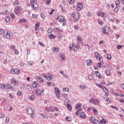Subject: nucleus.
Masks as SVG:
<instances>
[{
  "label": "nucleus",
  "mask_w": 124,
  "mask_h": 124,
  "mask_svg": "<svg viewBox=\"0 0 124 124\" xmlns=\"http://www.w3.org/2000/svg\"><path fill=\"white\" fill-rule=\"evenodd\" d=\"M72 16L73 17L74 22H78L80 19V14L79 13L73 12L72 14Z\"/></svg>",
  "instance_id": "f257e3e1"
},
{
  "label": "nucleus",
  "mask_w": 124,
  "mask_h": 124,
  "mask_svg": "<svg viewBox=\"0 0 124 124\" xmlns=\"http://www.w3.org/2000/svg\"><path fill=\"white\" fill-rule=\"evenodd\" d=\"M31 5L32 7V9L34 10H38V4L36 1L33 0H31Z\"/></svg>",
  "instance_id": "f03ea898"
},
{
  "label": "nucleus",
  "mask_w": 124,
  "mask_h": 124,
  "mask_svg": "<svg viewBox=\"0 0 124 124\" xmlns=\"http://www.w3.org/2000/svg\"><path fill=\"white\" fill-rule=\"evenodd\" d=\"M10 72L11 73V74H14L15 75H19V74H20L21 73V71L20 70H19V69L11 68L10 70Z\"/></svg>",
  "instance_id": "7ed1b4c3"
},
{
  "label": "nucleus",
  "mask_w": 124,
  "mask_h": 124,
  "mask_svg": "<svg viewBox=\"0 0 124 124\" xmlns=\"http://www.w3.org/2000/svg\"><path fill=\"white\" fill-rule=\"evenodd\" d=\"M57 20H58V21L61 23H62L63 26H65L66 25V20L64 19V18H63V16H59L57 18Z\"/></svg>",
  "instance_id": "20e7f679"
},
{
  "label": "nucleus",
  "mask_w": 124,
  "mask_h": 124,
  "mask_svg": "<svg viewBox=\"0 0 124 124\" xmlns=\"http://www.w3.org/2000/svg\"><path fill=\"white\" fill-rule=\"evenodd\" d=\"M3 35L4 37H6V38H7V39H9L10 38V37L12 36L13 34H12V32L6 31H4Z\"/></svg>",
  "instance_id": "39448f33"
},
{
  "label": "nucleus",
  "mask_w": 124,
  "mask_h": 124,
  "mask_svg": "<svg viewBox=\"0 0 124 124\" xmlns=\"http://www.w3.org/2000/svg\"><path fill=\"white\" fill-rule=\"evenodd\" d=\"M26 111L28 114H30V115H31V116L32 117V118H34V117L35 116V113H34V111H32V109L31 108H27L26 109Z\"/></svg>",
  "instance_id": "423d86ee"
},
{
  "label": "nucleus",
  "mask_w": 124,
  "mask_h": 124,
  "mask_svg": "<svg viewBox=\"0 0 124 124\" xmlns=\"http://www.w3.org/2000/svg\"><path fill=\"white\" fill-rule=\"evenodd\" d=\"M22 10V7L21 6H17L15 8L14 12L16 15H19L21 13V11Z\"/></svg>",
  "instance_id": "0eeeda50"
},
{
  "label": "nucleus",
  "mask_w": 124,
  "mask_h": 124,
  "mask_svg": "<svg viewBox=\"0 0 124 124\" xmlns=\"http://www.w3.org/2000/svg\"><path fill=\"white\" fill-rule=\"evenodd\" d=\"M109 31V27L107 26H104L103 29H102V31L103 34H108Z\"/></svg>",
  "instance_id": "6e6552de"
},
{
  "label": "nucleus",
  "mask_w": 124,
  "mask_h": 124,
  "mask_svg": "<svg viewBox=\"0 0 124 124\" xmlns=\"http://www.w3.org/2000/svg\"><path fill=\"white\" fill-rule=\"evenodd\" d=\"M94 56L95 58H97V60H99L100 62H103V59H102V57H101L100 54H99L98 52H95L94 53Z\"/></svg>",
  "instance_id": "1a4fd4ad"
},
{
  "label": "nucleus",
  "mask_w": 124,
  "mask_h": 124,
  "mask_svg": "<svg viewBox=\"0 0 124 124\" xmlns=\"http://www.w3.org/2000/svg\"><path fill=\"white\" fill-rule=\"evenodd\" d=\"M98 122L99 124H107L108 122L106 121V120L104 119L103 117L100 116L98 118Z\"/></svg>",
  "instance_id": "9d476101"
},
{
  "label": "nucleus",
  "mask_w": 124,
  "mask_h": 124,
  "mask_svg": "<svg viewBox=\"0 0 124 124\" xmlns=\"http://www.w3.org/2000/svg\"><path fill=\"white\" fill-rule=\"evenodd\" d=\"M35 93L37 94V95H41L42 94H43V93H44V89H36L35 91Z\"/></svg>",
  "instance_id": "9b49d317"
},
{
  "label": "nucleus",
  "mask_w": 124,
  "mask_h": 124,
  "mask_svg": "<svg viewBox=\"0 0 124 124\" xmlns=\"http://www.w3.org/2000/svg\"><path fill=\"white\" fill-rule=\"evenodd\" d=\"M54 90L57 98H60V97H61V92H60V89H58L57 87H55Z\"/></svg>",
  "instance_id": "f8f14e48"
},
{
  "label": "nucleus",
  "mask_w": 124,
  "mask_h": 124,
  "mask_svg": "<svg viewBox=\"0 0 124 124\" xmlns=\"http://www.w3.org/2000/svg\"><path fill=\"white\" fill-rule=\"evenodd\" d=\"M65 105L68 110H71L72 107H71V105H70V102H69V100H66L65 101Z\"/></svg>",
  "instance_id": "ddd939ff"
},
{
  "label": "nucleus",
  "mask_w": 124,
  "mask_h": 124,
  "mask_svg": "<svg viewBox=\"0 0 124 124\" xmlns=\"http://www.w3.org/2000/svg\"><path fill=\"white\" fill-rule=\"evenodd\" d=\"M43 76L45 78V79H47L48 81H51V79L53 78V76L50 74H48L47 75H44Z\"/></svg>",
  "instance_id": "4468645a"
},
{
  "label": "nucleus",
  "mask_w": 124,
  "mask_h": 124,
  "mask_svg": "<svg viewBox=\"0 0 124 124\" xmlns=\"http://www.w3.org/2000/svg\"><path fill=\"white\" fill-rule=\"evenodd\" d=\"M77 10L78 11H80L81 9L83 8V4H82L81 3H77Z\"/></svg>",
  "instance_id": "2eb2a0df"
},
{
  "label": "nucleus",
  "mask_w": 124,
  "mask_h": 124,
  "mask_svg": "<svg viewBox=\"0 0 124 124\" xmlns=\"http://www.w3.org/2000/svg\"><path fill=\"white\" fill-rule=\"evenodd\" d=\"M40 86V85L37 84V82L36 81H34L32 83V87L33 88H36V89L39 88V87Z\"/></svg>",
  "instance_id": "dca6fc26"
},
{
  "label": "nucleus",
  "mask_w": 124,
  "mask_h": 124,
  "mask_svg": "<svg viewBox=\"0 0 124 124\" xmlns=\"http://www.w3.org/2000/svg\"><path fill=\"white\" fill-rule=\"evenodd\" d=\"M72 48L73 49L75 52H77V49L79 48V45L74 46V43L72 44Z\"/></svg>",
  "instance_id": "f3484780"
},
{
  "label": "nucleus",
  "mask_w": 124,
  "mask_h": 124,
  "mask_svg": "<svg viewBox=\"0 0 124 124\" xmlns=\"http://www.w3.org/2000/svg\"><path fill=\"white\" fill-rule=\"evenodd\" d=\"M39 27H40V24L39 23H37L35 26V31L36 34H37L38 32V29L39 28Z\"/></svg>",
  "instance_id": "a211bd4d"
},
{
  "label": "nucleus",
  "mask_w": 124,
  "mask_h": 124,
  "mask_svg": "<svg viewBox=\"0 0 124 124\" xmlns=\"http://www.w3.org/2000/svg\"><path fill=\"white\" fill-rule=\"evenodd\" d=\"M77 41L78 43H82L83 42V39H82V37L80 35H78L77 37Z\"/></svg>",
  "instance_id": "6ab92c4d"
},
{
  "label": "nucleus",
  "mask_w": 124,
  "mask_h": 124,
  "mask_svg": "<svg viewBox=\"0 0 124 124\" xmlns=\"http://www.w3.org/2000/svg\"><path fill=\"white\" fill-rule=\"evenodd\" d=\"M59 56H60V58H61V62H62V61H64V60H65V55H64L63 54V53H62V52H60V53H59Z\"/></svg>",
  "instance_id": "aec40b11"
},
{
  "label": "nucleus",
  "mask_w": 124,
  "mask_h": 124,
  "mask_svg": "<svg viewBox=\"0 0 124 124\" xmlns=\"http://www.w3.org/2000/svg\"><path fill=\"white\" fill-rule=\"evenodd\" d=\"M97 16H101L102 18H105L106 17V13L100 12L98 13Z\"/></svg>",
  "instance_id": "412c9836"
},
{
  "label": "nucleus",
  "mask_w": 124,
  "mask_h": 124,
  "mask_svg": "<svg viewBox=\"0 0 124 124\" xmlns=\"http://www.w3.org/2000/svg\"><path fill=\"white\" fill-rule=\"evenodd\" d=\"M103 91L105 92L106 93V95H109V93H108V89L104 86H103L102 88Z\"/></svg>",
  "instance_id": "4be33fe9"
},
{
  "label": "nucleus",
  "mask_w": 124,
  "mask_h": 124,
  "mask_svg": "<svg viewBox=\"0 0 124 124\" xmlns=\"http://www.w3.org/2000/svg\"><path fill=\"white\" fill-rule=\"evenodd\" d=\"M36 79L37 81H38L39 82H41V83H43L44 82V80L43 79V78H41V77H36Z\"/></svg>",
  "instance_id": "5701e85b"
},
{
  "label": "nucleus",
  "mask_w": 124,
  "mask_h": 124,
  "mask_svg": "<svg viewBox=\"0 0 124 124\" xmlns=\"http://www.w3.org/2000/svg\"><path fill=\"white\" fill-rule=\"evenodd\" d=\"M100 103V101L99 99H96L94 100V102L93 103V104L94 105H97L98 104H99Z\"/></svg>",
  "instance_id": "b1692460"
},
{
  "label": "nucleus",
  "mask_w": 124,
  "mask_h": 124,
  "mask_svg": "<svg viewBox=\"0 0 124 124\" xmlns=\"http://www.w3.org/2000/svg\"><path fill=\"white\" fill-rule=\"evenodd\" d=\"M86 63L87 65H91V64H93V61L89 59L86 61Z\"/></svg>",
  "instance_id": "393cba45"
},
{
  "label": "nucleus",
  "mask_w": 124,
  "mask_h": 124,
  "mask_svg": "<svg viewBox=\"0 0 124 124\" xmlns=\"http://www.w3.org/2000/svg\"><path fill=\"white\" fill-rule=\"evenodd\" d=\"M95 74L97 76V77H98V78H101L102 76L101 74H100V73H99V72L98 71H95Z\"/></svg>",
  "instance_id": "a878e982"
},
{
  "label": "nucleus",
  "mask_w": 124,
  "mask_h": 124,
  "mask_svg": "<svg viewBox=\"0 0 124 124\" xmlns=\"http://www.w3.org/2000/svg\"><path fill=\"white\" fill-rule=\"evenodd\" d=\"M92 111L93 112L95 115L98 114V111H97V110H96V109H95V108L93 107L92 108Z\"/></svg>",
  "instance_id": "bb28decb"
},
{
  "label": "nucleus",
  "mask_w": 124,
  "mask_h": 124,
  "mask_svg": "<svg viewBox=\"0 0 124 124\" xmlns=\"http://www.w3.org/2000/svg\"><path fill=\"white\" fill-rule=\"evenodd\" d=\"M46 110L47 111V112H51V111H54V109L52 108V107H49L46 108Z\"/></svg>",
  "instance_id": "cd10ccee"
},
{
  "label": "nucleus",
  "mask_w": 124,
  "mask_h": 124,
  "mask_svg": "<svg viewBox=\"0 0 124 124\" xmlns=\"http://www.w3.org/2000/svg\"><path fill=\"white\" fill-rule=\"evenodd\" d=\"M48 37L51 39H53L56 38V36L54 35L53 34H50L49 35H48Z\"/></svg>",
  "instance_id": "c85d7f7f"
},
{
  "label": "nucleus",
  "mask_w": 124,
  "mask_h": 124,
  "mask_svg": "<svg viewBox=\"0 0 124 124\" xmlns=\"http://www.w3.org/2000/svg\"><path fill=\"white\" fill-rule=\"evenodd\" d=\"M80 117L82 119H86V115L85 114V113L82 112L80 114Z\"/></svg>",
  "instance_id": "c756f323"
},
{
  "label": "nucleus",
  "mask_w": 124,
  "mask_h": 124,
  "mask_svg": "<svg viewBox=\"0 0 124 124\" xmlns=\"http://www.w3.org/2000/svg\"><path fill=\"white\" fill-rule=\"evenodd\" d=\"M68 2L69 4H74L75 0H68Z\"/></svg>",
  "instance_id": "7c9ffc66"
},
{
  "label": "nucleus",
  "mask_w": 124,
  "mask_h": 124,
  "mask_svg": "<svg viewBox=\"0 0 124 124\" xmlns=\"http://www.w3.org/2000/svg\"><path fill=\"white\" fill-rule=\"evenodd\" d=\"M12 84H14V85H16V83H17V80H16V78H12L11 79Z\"/></svg>",
  "instance_id": "2f4dec72"
},
{
  "label": "nucleus",
  "mask_w": 124,
  "mask_h": 124,
  "mask_svg": "<svg viewBox=\"0 0 124 124\" xmlns=\"http://www.w3.org/2000/svg\"><path fill=\"white\" fill-rule=\"evenodd\" d=\"M5 90H8L11 89V85L10 84H7L6 86L5 85Z\"/></svg>",
  "instance_id": "473e14b6"
},
{
  "label": "nucleus",
  "mask_w": 124,
  "mask_h": 124,
  "mask_svg": "<svg viewBox=\"0 0 124 124\" xmlns=\"http://www.w3.org/2000/svg\"><path fill=\"white\" fill-rule=\"evenodd\" d=\"M107 59L110 61L112 59V55L110 54H108Z\"/></svg>",
  "instance_id": "72a5a7b5"
},
{
  "label": "nucleus",
  "mask_w": 124,
  "mask_h": 124,
  "mask_svg": "<svg viewBox=\"0 0 124 124\" xmlns=\"http://www.w3.org/2000/svg\"><path fill=\"white\" fill-rule=\"evenodd\" d=\"M98 22L99 25H100V26H103L104 25L103 21H102V20H101L100 19H98Z\"/></svg>",
  "instance_id": "f704fd0d"
},
{
  "label": "nucleus",
  "mask_w": 124,
  "mask_h": 124,
  "mask_svg": "<svg viewBox=\"0 0 124 124\" xmlns=\"http://www.w3.org/2000/svg\"><path fill=\"white\" fill-rule=\"evenodd\" d=\"M71 117L67 116L65 117V121L67 122H71Z\"/></svg>",
  "instance_id": "c9c22d12"
},
{
  "label": "nucleus",
  "mask_w": 124,
  "mask_h": 124,
  "mask_svg": "<svg viewBox=\"0 0 124 124\" xmlns=\"http://www.w3.org/2000/svg\"><path fill=\"white\" fill-rule=\"evenodd\" d=\"M34 99H35V97L34 96V95H32L30 97V100L31 101H33V100H34Z\"/></svg>",
  "instance_id": "e433bc0d"
},
{
  "label": "nucleus",
  "mask_w": 124,
  "mask_h": 124,
  "mask_svg": "<svg viewBox=\"0 0 124 124\" xmlns=\"http://www.w3.org/2000/svg\"><path fill=\"white\" fill-rule=\"evenodd\" d=\"M106 74L107 75V76H110L111 75V72H110V70H107L106 71Z\"/></svg>",
  "instance_id": "4c0bfd02"
},
{
  "label": "nucleus",
  "mask_w": 124,
  "mask_h": 124,
  "mask_svg": "<svg viewBox=\"0 0 124 124\" xmlns=\"http://www.w3.org/2000/svg\"><path fill=\"white\" fill-rule=\"evenodd\" d=\"M19 4V1L16 0V1L13 3V5H18Z\"/></svg>",
  "instance_id": "58836bf2"
},
{
  "label": "nucleus",
  "mask_w": 124,
  "mask_h": 124,
  "mask_svg": "<svg viewBox=\"0 0 124 124\" xmlns=\"http://www.w3.org/2000/svg\"><path fill=\"white\" fill-rule=\"evenodd\" d=\"M120 3H121V1H120V0H116L115 4L116 6H118V5H120Z\"/></svg>",
  "instance_id": "ea45409f"
},
{
  "label": "nucleus",
  "mask_w": 124,
  "mask_h": 124,
  "mask_svg": "<svg viewBox=\"0 0 124 124\" xmlns=\"http://www.w3.org/2000/svg\"><path fill=\"white\" fill-rule=\"evenodd\" d=\"M0 89H5V84H0Z\"/></svg>",
  "instance_id": "a19ab883"
},
{
  "label": "nucleus",
  "mask_w": 124,
  "mask_h": 124,
  "mask_svg": "<svg viewBox=\"0 0 124 124\" xmlns=\"http://www.w3.org/2000/svg\"><path fill=\"white\" fill-rule=\"evenodd\" d=\"M59 47H53V51H54V52H59Z\"/></svg>",
  "instance_id": "79ce46f5"
},
{
  "label": "nucleus",
  "mask_w": 124,
  "mask_h": 124,
  "mask_svg": "<svg viewBox=\"0 0 124 124\" xmlns=\"http://www.w3.org/2000/svg\"><path fill=\"white\" fill-rule=\"evenodd\" d=\"M27 89L28 90V91H29V92H31V86L29 85H27Z\"/></svg>",
  "instance_id": "37998d69"
},
{
  "label": "nucleus",
  "mask_w": 124,
  "mask_h": 124,
  "mask_svg": "<svg viewBox=\"0 0 124 124\" xmlns=\"http://www.w3.org/2000/svg\"><path fill=\"white\" fill-rule=\"evenodd\" d=\"M5 22H6L7 23H8V22H10V17H9V16H7V17L5 18Z\"/></svg>",
  "instance_id": "c03bdc74"
},
{
  "label": "nucleus",
  "mask_w": 124,
  "mask_h": 124,
  "mask_svg": "<svg viewBox=\"0 0 124 124\" xmlns=\"http://www.w3.org/2000/svg\"><path fill=\"white\" fill-rule=\"evenodd\" d=\"M95 119V118H94V117H92L90 118V121L91 122V123H92V124H93Z\"/></svg>",
  "instance_id": "a18cd8bd"
},
{
  "label": "nucleus",
  "mask_w": 124,
  "mask_h": 124,
  "mask_svg": "<svg viewBox=\"0 0 124 124\" xmlns=\"http://www.w3.org/2000/svg\"><path fill=\"white\" fill-rule=\"evenodd\" d=\"M118 7H120V6H116V8L114 9V12L117 13L119 11V8Z\"/></svg>",
  "instance_id": "49530a36"
},
{
  "label": "nucleus",
  "mask_w": 124,
  "mask_h": 124,
  "mask_svg": "<svg viewBox=\"0 0 124 124\" xmlns=\"http://www.w3.org/2000/svg\"><path fill=\"white\" fill-rule=\"evenodd\" d=\"M88 79L89 80H93V76L92 75H90L88 76Z\"/></svg>",
  "instance_id": "de8ad7c7"
},
{
  "label": "nucleus",
  "mask_w": 124,
  "mask_h": 124,
  "mask_svg": "<svg viewBox=\"0 0 124 124\" xmlns=\"http://www.w3.org/2000/svg\"><path fill=\"white\" fill-rule=\"evenodd\" d=\"M5 117V114L4 113H1L0 114V119H3Z\"/></svg>",
  "instance_id": "09e8293b"
},
{
  "label": "nucleus",
  "mask_w": 124,
  "mask_h": 124,
  "mask_svg": "<svg viewBox=\"0 0 124 124\" xmlns=\"http://www.w3.org/2000/svg\"><path fill=\"white\" fill-rule=\"evenodd\" d=\"M97 66L99 68H101V67H102V64L101 63V62H99L97 64Z\"/></svg>",
  "instance_id": "8fccbe9b"
},
{
  "label": "nucleus",
  "mask_w": 124,
  "mask_h": 124,
  "mask_svg": "<svg viewBox=\"0 0 124 124\" xmlns=\"http://www.w3.org/2000/svg\"><path fill=\"white\" fill-rule=\"evenodd\" d=\"M22 91H19L17 92V95L18 96L22 95Z\"/></svg>",
  "instance_id": "3c124183"
},
{
  "label": "nucleus",
  "mask_w": 124,
  "mask_h": 124,
  "mask_svg": "<svg viewBox=\"0 0 124 124\" xmlns=\"http://www.w3.org/2000/svg\"><path fill=\"white\" fill-rule=\"evenodd\" d=\"M39 45H40V46H42V47H45V45H44V44L42 43L41 42H39L38 43Z\"/></svg>",
  "instance_id": "603ef678"
},
{
  "label": "nucleus",
  "mask_w": 124,
  "mask_h": 124,
  "mask_svg": "<svg viewBox=\"0 0 124 124\" xmlns=\"http://www.w3.org/2000/svg\"><path fill=\"white\" fill-rule=\"evenodd\" d=\"M96 86H97V87H98L99 88H101V89H102L103 87L102 85L100 84H97V83H96L95 84Z\"/></svg>",
  "instance_id": "864d4df0"
},
{
  "label": "nucleus",
  "mask_w": 124,
  "mask_h": 124,
  "mask_svg": "<svg viewBox=\"0 0 124 124\" xmlns=\"http://www.w3.org/2000/svg\"><path fill=\"white\" fill-rule=\"evenodd\" d=\"M63 92H69V89L67 88H63Z\"/></svg>",
  "instance_id": "5fc2aeb1"
},
{
  "label": "nucleus",
  "mask_w": 124,
  "mask_h": 124,
  "mask_svg": "<svg viewBox=\"0 0 124 124\" xmlns=\"http://www.w3.org/2000/svg\"><path fill=\"white\" fill-rule=\"evenodd\" d=\"M41 17L44 20L45 19V15L43 13L41 14Z\"/></svg>",
  "instance_id": "6e6d98bb"
},
{
  "label": "nucleus",
  "mask_w": 124,
  "mask_h": 124,
  "mask_svg": "<svg viewBox=\"0 0 124 124\" xmlns=\"http://www.w3.org/2000/svg\"><path fill=\"white\" fill-rule=\"evenodd\" d=\"M52 31H53V30L51 28L48 29V30H47L48 33H52Z\"/></svg>",
  "instance_id": "4d7b16f0"
},
{
  "label": "nucleus",
  "mask_w": 124,
  "mask_h": 124,
  "mask_svg": "<svg viewBox=\"0 0 124 124\" xmlns=\"http://www.w3.org/2000/svg\"><path fill=\"white\" fill-rule=\"evenodd\" d=\"M93 124H99V122H98V120H94V121L93 122Z\"/></svg>",
  "instance_id": "13d9d810"
},
{
  "label": "nucleus",
  "mask_w": 124,
  "mask_h": 124,
  "mask_svg": "<svg viewBox=\"0 0 124 124\" xmlns=\"http://www.w3.org/2000/svg\"><path fill=\"white\" fill-rule=\"evenodd\" d=\"M27 85H29V84H26V83H23L22 84V88H27Z\"/></svg>",
  "instance_id": "bf43d9fd"
},
{
  "label": "nucleus",
  "mask_w": 124,
  "mask_h": 124,
  "mask_svg": "<svg viewBox=\"0 0 124 124\" xmlns=\"http://www.w3.org/2000/svg\"><path fill=\"white\" fill-rule=\"evenodd\" d=\"M80 88L81 89H82V90H85V89H86V86H85L84 85H80Z\"/></svg>",
  "instance_id": "052dcab7"
},
{
  "label": "nucleus",
  "mask_w": 124,
  "mask_h": 124,
  "mask_svg": "<svg viewBox=\"0 0 124 124\" xmlns=\"http://www.w3.org/2000/svg\"><path fill=\"white\" fill-rule=\"evenodd\" d=\"M123 47H124V46L119 45V46H117V49H120L123 48Z\"/></svg>",
  "instance_id": "680f3d73"
},
{
  "label": "nucleus",
  "mask_w": 124,
  "mask_h": 124,
  "mask_svg": "<svg viewBox=\"0 0 124 124\" xmlns=\"http://www.w3.org/2000/svg\"><path fill=\"white\" fill-rule=\"evenodd\" d=\"M54 31H60V29H59L57 27H55L54 28Z\"/></svg>",
  "instance_id": "e2e57ef3"
},
{
  "label": "nucleus",
  "mask_w": 124,
  "mask_h": 124,
  "mask_svg": "<svg viewBox=\"0 0 124 124\" xmlns=\"http://www.w3.org/2000/svg\"><path fill=\"white\" fill-rule=\"evenodd\" d=\"M3 32H4V30L2 29H0V34H2Z\"/></svg>",
  "instance_id": "0e129e2a"
},
{
  "label": "nucleus",
  "mask_w": 124,
  "mask_h": 124,
  "mask_svg": "<svg viewBox=\"0 0 124 124\" xmlns=\"http://www.w3.org/2000/svg\"><path fill=\"white\" fill-rule=\"evenodd\" d=\"M28 64H29V65H32V64H33V62L30 61L28 62Z\"/></svg>",
  "instance_id": "69168bd1"
},
{
  "label": "nucleus",
  "mask_w": 124,
  "mask_h": 124,
  "mask_svg": "<svg viewBox=\"0 0 124 124\" xmlns=\"http://www.w3.org/2000/svg\"><path fill=\"white\" fill-rule=\"evenodd\" d=\"M20 66H24L25 63L24 62H20Z\"/></svg>",
  "instance_id": "338daca9"
},
{
  "label": "nucleus",
  "mask_w": 124,
  "mask_h": 124,
  "mask_svg": "<svg viewBox=\"0 0 124 124\" xmlns=\"http://www.w3.org/2000/svg\"><path fill=\"white\" fill-rule=\"evenodd\" d=\"M32 17L33 19H36V18L38 17V16L36 15H32Z\"/></svg>",
  "instance_id": "774afa93"
}]
</instances>
